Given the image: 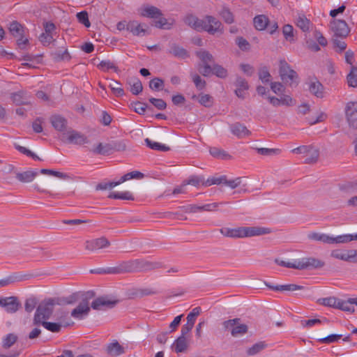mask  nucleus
Listing matches in <instances>:
<instances>
[{
  "label": "nucleus",
  "mask_w": 357,
  "mask_h": 357,
  "mask_svg": "<svg viewBox=\"0 0 357 357\" xmlns=\"http://www.w3.org/2000/svg\"><path fill=\"white\" fill-rule=\"evenodd\" d=\"M59 301V298H49L41 302L35 312L33 324L38 326L40 322L48 319L54 311V305L61 304Z\"/></svg>",
  "instance_id": "f257e3e1"
},
{
  "label": "nucleus",
  "mask_w": 357,
  "mask_h": 357,
  "mask_svg": "<svg viewBox=\"0 0 357 357\" xmlns=\"http://www.w3.org/2000/svg\"><path fill=\"white\" fill-rule=\"evenodd\" d=\"M107 352L112 356H117L124 353V349L118 342H114L107 345Z\"/></svg>",
  "instance_id": "7c9ffc66"
},
{
  "label": "nucleus",
  "mask_w": 357,
  "mask_h": 357,
  "mask_svg": "<svg viewBox=\"0 0 357 357\" xmlns=\"http://www.w3.org/2000/svg\"><path fill=\"white\" fill-rule=\"evenodd\" d=\"M40 172L43 174L53 176H55V177H57V178H59L61 179H69L70 178V176L67 174L57 172V171H55L53 169H41Z\"/></svg>",
  "instance_id": "3c124183"
},
{
  "label": "nucleus",
  "mask_w": 357,
  "mask_h": 357,
  "mask_svg": "<svg viewBox=\"0 0 357 357\" xmlns=\"http://www.w3.org/2000/svg\"><path fill=\"white\" fill-rule=\"evenodd\" d=\"M229 128L231 133L239 139L249 136L251 134V132L245 126L238 122L230 125Z\"/></svg>",
  "instance_id": "412c9836"
},
{
  "label": "nucleus",
  "mask_w": 357,
  "mask_h": 357,
  "mask_svg": "<svg viewBox=\"0 0 357 357\" xmlns=\"http://www.w3.org/2000/svg\"><path fill=\"white\" fill-rule=\"evenodd\" d=\"M39 40L44 45L50 44L54 43L55 40L53 38L52 33H43L39 36Z\"/></svg>",
  "instance_id": "338daca9"
},
{
  "label": "nucleus",
  "mask_w": 357,
  "mask_h": 357,
  "mask_svg": "<svg viewBox=\"0 0 357 357\" xmlns=\"http://www.w3.org/2000/svg\"><path fill=\"white\" fill-rule=\"evenodd\" d=\"M197 56L203 63V67L199 70L200 73L204 76H208L211 73V66L208 63L213 61V55L208 51L201 50L196 52Z\"/></svg>",
  "instance_id": "6e6552de"
},
{
  "label": "nucleus",
  "mask_w": 357,
  "mask_h": 357,
  "mask_svg": "<svg viewBox=\"0 0 357 357\" xmlns=\"http://www.w3.org/2000/svg\"><path fill=\"white\" fill-rule=\"evenodd\" d=\"M211 73L220 78H225L228 75L227 70L219 64H213L211 66Z\"/></svg>",
  "instance_id": "c03bdc74"
},
{
  "label": "nucleus",
  "mask_w": 357,
  "mask_h": 357,
  "mask_svg": "<svg viewBox=\"0 0 357 357\" xmlns=\"http://www.w3.org/2000/svg\"><path fill=\"white\" fill-rule=\"evenodd\" d=\"M321 303L325 306L332 307L337 309L340 303V299L335 297L324 298L322 300Z\"/></svg>",
  "instance_id": "13d9d810"
},
{
  "label": "nucleus",
  "mask_w": 357,
  "mask_h": 357,
  "mask_svg": "<svg viewBox=\"0 0 357 357\" xmlns=\"http://www.w3.org/2000/svg\"><path fill=\"white\" fill-rule=\"evenodd\" d=\"M82 293H74L68 297L63 298V302L66 304H73L79 300L82 301Z\"/></svg>",
  "instance_id": "0e129e2a"
},
{
  "label": "nucleus",
  "mask_w": 357,
  "mask_h": 357,
  "mask_svg": "<svg viewBox=\"0 0 357 357\" xmlns=\"http://www.w3.org/2000/svg\"><path fill=\"white\" fill-rule=\"evenodd\" d=\"M66 135L68 142L70 144L83 145L89 143V139L85 135L75 130L68 131Z\"/></svg>",
  "instance_id": "f3484780"
},
{
  "label": "nucleus",
  "mask_w": 357,
  "mask_h": 357,
  "mask_svg": "<svg viewBox=\"0 0 357 357\" xmlns=\"http://www.w3.org/2000/svg\"><path fill=\"white\" fill-rule=\"evenodd\" d=\"M126 149V146L121 142H112L108 144L99 143L97 146L90 151L95 154L107 155L112 153L114 151H120Z\"/></svg>",
  "instance_id": "39448f33"
},
{
  "label": "nucleus",
  "mask_w": 357,
  "mask_h": 357,
  "mask_svg": "<svg viewBox=\"0 0 357 357\" xmlns=\"http://www.w3.org/2000/svg\"><path fill=\"white\" fill-rule=\"evenodd\" d=\"M348 85L351 87H357V67L351 66L350 73L347 77Z\"/></svg>",
  "instance_id": "09e8293b"
},
{
  "label": "nucleus",
  "mask_w": 357,
  "mask_h": 357,
  "mask_svg": "<svg viewBox=\"0 0 357 357\" xmlns=\"http://www.w3.org/2000/svg\"><path fill=\"white\" fill-rule=\"evenodd\" d=\"M170 53L174 56L180 59H185L188 57V52L184 48L176 45L171 47Z\"/></svg>",
  "instance_id": "79ce46f5"
},
{
  "label": "nucleus",
  "mask_w": 357,
  "mask_h": 357,
  "mask_svg": "<svg viewBox=\"0 0 357 357\" xmlns=\"http://www.w3.org/2000/svg\"><path fill=\"white\" fill-rule=\"evenodd\" d=\"M10 98L13 102L17 105H31V97L29 93L24 90L19 91L17 92L12 93L10 94Z\"/></svg>",
  "instance_id": "a211bd4d"
},
{
  "label": "nucleus",
  "mask_w": 357,
  "mask_h": 357,
  "mask_svg": "<svg viewBox=\"0 0 357 357\" xmlns=\"http://www.w3.org/2000/svg\"><path fill=\"white\" fill-rule=\"evenodd\" d=\"M331 256L335 259L349 262L350 256L349 250H334L331 252Z\"/></svg>",
  "instance_id": "ea45409f"
},
{
  "label": "nucleus",
  "mask_w": 357,
  "mask_h": 357,
  "mask_svg": "<svg viewBox=\"0 0 357 357\" xmlns=\"http://www.w3.org/2000/svg\"><path fill=\"white\" fill-rule=\"evenodd\" d=\"M8 30L11 35L17 38L19 48L24 50L29 43V40L24 38V27L17 21H13L9 24Z\"/></svg>",
  "instance_id": "20e7f679"
},
{
  "label": "nucleus",
  "mask_w": 357,
  "mask_h": 357,
  "mask_svg": "<svg viewBox=\"0 0 357 357\" xmlns=\"http://www.w3.org/2000/svg\"><path fill=\"white\" fill-rule=\"evenodd\" d=\"M248 329V328L246 324H241L239 321L238 324H236L235 328L232 329L231 335L233 337L242 336L247 333Z\"/></svg>",
  "instance_id": "de8ad7c7"
},
{
  "label": "nucleus",
  "mask_w": 357,
  "mask_h": 357,
  "mask_svg": "<svg viewBox=\"0 0 357 357\" xmlns=\"http://www.w3.org/2000/svg\"><path fill=\"white\" fill-rule=\"evenodd\" d=\"M297 270H303L322 268L325 265V263L317 258L303 257L297 259Z\"/></svg>",
  "instance_id": "1a4fd4ad"
},
{
  "label": "nucleus",
  "mask_w": 357,
  "mask_h": 357,
  "mask_svg": "<svg viewBox=\"0 0 357 357\" xmlns=\"http://www.w3.org/2000/svg\"><path fill=\"white\" fill-rule=\"evenodd\" d=\"M264 284L270 289L276 291H294L304 288L303 286L294 284L273 285L268 282H264Z\"/></svg>",
  "instance_id": "aec40b11"
},
{
  "label": "nucleus",
  "mask_w": 357,
  "mask_h": 357,
  "mask_svg": "<svg viewBox=\"0 0 357 357\" xmlns=\"http://www.w3.org/2000/svg\"><path fill=\"white\" fill-rule=\"evenodd\" d=\"M282 33L287 41L290 43H294L295 41L294 28L291 25L285 24L282 28Z\"/></svg>",
  "instance_id": "603ef678"
},
{
  "label": "nucleus",
  "mask_w": 357,
  "mask_h": 357,
  "mask_svg": "<svg viewBox=\"0 0 357 357\" xmlns=\"http://www.w3.org/2000/svg\"><path fill=\"white\" fill-rule=\"evenodd\" d=\"M271 229L263 227H243V238L268 234Z\"/></svg>",
  "instance_id": "6ab92c4d"
},
{
  "label": "nucleus",
  "mask_w": 357,
  "mask_h": 357,
  "mask_svg": "<svg viewBox=\"0 0 357 357\" xmlns=\"http://www.w3.org/2000/svg\"><path fill=\"white\" fill-rule=\"evenodd\" d=\"M204 178L202 176L192 175L184 181V185H191L195 187L204 185Z\"/></svg>",
  "instance_id": "4c0bfd02"
},
{
  "label": "nucleus",
  "mask_w": 357,
  "mask_h": 357,
  "mask_svg": "<svg viewBox=\"0 0 357 357\" xmlns=\"http://www.w3.org/2000/svg\"><path fill=\"white\" fill-rule=\"evenodd\" d=\"M253 22L255 27L259 31L265 30L269 24V20L268 17L264 15H259L256 16L254 18Z\"/></svg>",
  "instance_id": "c756f323"
},
{
  "label": "nucleus",
  "mask_w": 357,
  "mask_h": 357,
  "mask_svg": "<svg viewBox=\"0 0 357 357\" xmlns=\"http://www.w3.org/2000/svg\"><path fill=\"white\" fill-rule=\"evenodd\" d=\"M296 154H303L305 158V162L310 164L317 162L319 156V151L317 148L312 146H301L291 151Z\"/></svg>",
  "instance_id": "423d86ee"
},
{
  "label": "nucleus",
  "mask_w": 357,
  "mask_h": 357,
  "mask_svg": "<svg viewBox=\"0 0 357 357\" xmlns=\"http://www.w3.org/2000/svg\"><path fill=\"white\" fill-rule=\"evenodd\" d=\"M109 86L115 96L122 97L124 96V90L121 87V84L119 82L113 80L112 83L109 84Z\"/></svg>",
  "instance_id": "a18cd8bd"
},
{
  "label": "nucleus",
  "mask_w": 357,
  "mask_h": 357,
  "mask_svg": "<svg viewBox=\"0 0 357 357\" xmlns=\"http://www.w3.org/2000/svg\"><path fill=\"white\" fill-rule=\"evenodd\" d=\"M226 181V176L223 175L220 177L208 178L204 182V186H211L212 185H220Z\"/></svg>",
  "instance_id": "4d7b16f0"
},
{
  "label": "nucleus",
  "mask_w": 357,
  "mask_h": 357,
  "mask_svg": "<svg viewBox=\"0 0 357 357\" xmlns=\"http://www.w3.org/2000/svg\"><path fill=\"white\" fill-rule=\"evenodd\" d=\"M138 12L142 17L150 18L156 17V7L149 5H143L139 8Z\"/></svg>",
  "instance_id": "2f4dec72"
},
{
  "label": "nucleus",
  "mask_w": 357,
  "mask_h": 357,
  "mask_svg": "<svg viewBox=\"0 0 357 357\" xmlns=\"http://www.w3.org/2000/svg\"><path fill=\"white\" fill-rule=\"evenodd\" d=\"M130 91L134 95H138L142 91L143 86L141 81L137 77H132L127 81Z\"/></svg>",
  "instance_id": "c85d7f7f"
},
{
  "label": "nucleus",
  "mask_w": 357,
  "mask_h": 357,
  "mask_svg": "<svg viewBox=\"0 0 357 357\" xmlns=\"http://www.w3.org/2000/svg\"><path fill=\"white\" fill-rule=\"evenodd\" d=\"M220 15L227 24H231L234 22V15L228 8L223 7L220 11Z\"/></svg>",
  "instance_id": "5fc2aeb1"
},
{
  "label": "nucleus",
  "mask_w": 357,
  "mask_h": 357,
  "mask_svg": "<svg viewBox=\"0 0 357 357\" xmlns=\"http://www.w3.org/2000/svg\"><path fill=\"white\" fill-rule=\"evenodd\" d=\"M174 24V20L172 17H165L158 9V28L162 29H170Z\"/></svg>",
  "instance_id": "5701e85b"
},
{
  "label": "nucleus",
  "mask_w": 357,
  "mask_h": 357,
  "mask_svg": "<svg viewBox=\"0 0 357 357\" xmlns=\"http://www.w3.org/2000/svg\"><path fill=\"white\" fill-rule=\"evenodd\" d=\"M356 298H349L347 301H343L340 299V303L338 305L337 309L342 310L345 312H354V304H355L354 302H353V300H354Z\"/></svg>",
  "instance_id": "58836bf2"
},
{
  "label": "nucleus",
  "mask_w": 357,
  "mask_h": 357,
  "mask_svg": "<svg viewBox=\"0 0 357 357\" xmlns=\"http://www.w3.org/2000/svg\"><path fill=\"white\" fill-rule=\"evenodd\" d=\"M40 325L44 326L47 330L52 333H59L61 329V325L58 323L48 322L43 321L40 322Z\"/></svg>",
  "instance_id": "864d4df0"
},
{
  "label": "nucleus",
  "mask_w": 357,
  "mask_h": 357,
  "mask_svg": "<svg viewBox=\"0 0 357 357\" xmlns=\"http://www.w3.org/2000/svg\"><path fill=\"white\" fill-rule=\"evenodd\" d=\"M153 294H154V291L153 289L149 288H143L135 289L131 295L132 297H142L144 296H148Z\"/></svg>",
  "instance_id": "680f3d73"
},
{
  "label": "nucleus",
  "mask_w": 357,
  "mask_h": 357,
  "mask_svg": "<svg viewBox=\"0 0 357 357\" xmlns=\"http://www.w3.org/2000/svg\"><path fill=\"white\" fill-rule=\"evenodd\" d=\"M109 245L110 242L104 236L88 240L85 242V249L90 252H96L98 250L106 248Z\"/></svg>",
  "instance_id": "4468645a"
},
{
  "label": "nucleus",
  "mask_w": 357,
  "mask_h": 357,
  "mask_svg": "<svg viewBox=\"0 0 357 357\" xmlns=\"http://www.w3.org/2000/svg\"><path fill=\"white\" fill-rule=\"evenodd\" d=\"M331 28L335 36L345 38L349 33V28L344 20H337L331 22Z\"/></svg>",
  "instance_id": "dca6fc26"
},
{
  "label": "nucleus",
  "mask_w": 357,
  "mask_h": 357,
  "mask_svg": "<svg viewBox=\"0 0 357 357\" xmlns=\"http://www.w3.org/2000/svg\"><path fill=\"white\" fill-rule=\"evenodd\" d=\"M266 347V344L264 342H258L247 349V355L250 356H255L264 350Z\"/></svg>",
  "instance_id": "a19ab883"
},
{
  "label": "nucleus",
  "mask_w": 357,
  "mask_h": 357,
  "mask_svg": "<svg viewBox=\"0 0 357 357\" xmlns=\"http://www.w3.org/2000/svg\"><path fill=\"white\" fill-rule=\"evenodd\" d=\"M144 175L140 172L138 171H133L129 173L126 174L121 177V181H126L128 180L132 179V178H137L140 179L144 178Z\"/></svg>",
  "instance_id": "bf43d9fd"
},
{
  "label": "nucleus",
  "mask_w": 357,
  "mask_h": 357,
  "mask_svg": "<svg viewBox=\"0 0 357 357\" xmlns=\"http://www.w3.org/2000/svg\"><path fill=\"white\" fill-rule=\"evenodd\" d=\"M126 29L135 36H144L149 33V27L147 24L137 21H130L127 24Z\"/></svg>",
  "instance_id": "2eb2a0df"
},
{
  "label": "nucleus",
  "mask_w": 357,
  "mask_h": 357,
  "mask_svg": "<svg viewBox=\"0 0 357 357\" xmlns=\"http://www.w3.org/2000/svg\"><path fill=\"white\" fill-rule=\"evenodd\" d=\"M76 16L79 22L84 24L86 27H89L91 26V23L89 20L88 13L86 11H82L77 13Z\"/></svg>",
  "instance_id": "052dcab7"
},
{
  "label": "nucleus",
  "mask_w": 357,
  "mask_h": 357,
  "mask_svg": "<svg viewBox=\"0 0 357 357\" xmlns=\"http://www.w3.org/2000/svg\"><path fill=\"white\" fill-rule=\"evenodd\" d=\"M18 340V336L15 333H8L2 339L1 346L4 349H8Z\"/></svg>",
  "instance_id": "473e14b6"
},
{
  "label": "nucleus",
  "mask_w": 357,
  "mask_h": 357,
  "mask_svg": "<svg viewBox=\"0 0 357 357\" xmlns=\"http://www.w3.org/2000/svg\"><path fill=\"white\" fill-rule=\"evenodd\" d=\"M136 272L153 269L155 264L144 259H135Z\"/></svg>",
  "instance_id": "c9c22d12"
},
{
  "label": "nucleus",
  "mask_w": 357,
  "mask_h": 357,
  "mask_svg": "<svg viewBox=\"0 0 357 357\" xmlns=\"http://www.w3.org/2000/svg\"><path fill=\"white\" fill-rule=\"evenodd\" d=\"M347 121L350 128L357 129V102L351 101L344 108Z\"/></svg>",
  "instance_id": "0eeeda50"
},
{
  "label": "nucleus",
  "mask_w": 357,
  "mask_h": 357,
  "mask_svg": "<svg viewBox=\"0 0 357 357\" xmlns=\"http://www.w3.org/2000/svg\"><path fill=\"white\" fill-rule=\"evenodd\" d=\"M117 303L118 300L112 299L108 296H104L96 298L91 303V307L96 310H104L113 308Z\"/></svg>",
  "instance_id": "9b49d317"
},
{
  "label": "nucleus",
  "mask_w": 357,
  "mask_h": 357,
  "mask_svg": "<svg viewBox=\"0 0 357 357\" xmlns=\"http://www.w3.org/2000/svg\"><path fill=\"white\" fill-rule=\"evenodd\" d=\"M279 73L282 80L291 87L298 85V77L296 72L291 68L285 60H280L279 64Z\"/></svg>",
  "instance_id": "f03ea898"
},
{
  "label": "nucleus",
  "mask_w": 357,
  "mask_h": 357,
  "mask_svg": "<svg viewBox=\"0 0 357 357\" xmlns=\"http://www.w3.org/2000/svg\"><path fill=\"white\" fill-rule=\"evenodd\" d=\"M239 321H241L240 319L235 318V319L225 321L222 323V325H223L225 330L230 331V332L231 333L232 329L234 328H235L236 324H238Z\"/></svg>",
  "instance_id": "e2e57ef3"
},
{
  "label": "nucleus",
  "mask_w": 357,
  "mask_h": 357,
  "mask_svg": "<svg viewBox=\"0 0 357 357\" xmlns=\"http://www.w3.org/2000/svg\"><path fill=\"white\" fill-rule=\"evenodd\" d=\"M21 305V303L16 296L0 298V306L3 307L8 313H15Z\"/></svg>",
  "instance_id": "f8f14e48"
},
{
  "label": "nucleus",
  "mask_w": 357,
  "mask_h": 357,
  "mask_svg": "<svg viewBox=\"0 0 357 357\" xmlns=\"http://www.w3.org/2000/svg\"><path fill=\"white\" fill-rule=\"evenodd\" d=\"M184 22L194 29L202 31L203 20H199L196 16L188 15L185 17Z\"/></svg>",
  "instance_id": "cd10ccee"
},
{
  "label": "nucleus",
  "mask_w": 357,
  "mask_h": 357,
  "mask_svg": "<svg viewBox=\"0 0 357 357\" xmlns=\"http://www.w3.org/2000/svg\"><path fill=\"white\" fill-rule=\"evenodd\" d=\"M271 74L266 68H263L259 70V77L263 83H268L270 82Z\"/></svg>",
  "instance_id": "774afa93"
},
{
  "label": "nucleus",
  "mask_w": 357,
  "mask_h": 357,
  "mask_svg": "<svg viewBox=\"0 0 357 357\" xmlns=\"http://www.w3.org/2000/svg\"><path fill=\"white\" fill-rule=\"evenodd\" d=\"M309 90L311 93L314 94L318 98L323 97V86L317 79L312 80L309 84Z\"/></svg>",
  "instance_id": "f704fd0d"
},
{
  "label": "nucleus",
  "mask_w": 357,
  "mask_h": 357,
  "mask_svg": "<svg viewBox=\"0 0 357 357\" xmlns=\"http://www.w3.org/2000/svg\"><path fill=\"white\" fill-rule=\"evenodd\" d=\"M38 176V172L28 170L16 173V178L22 183H30Z\"/></svg>",
  "instance_id": "a878e982"
},
{
  "label": "nucleus",
  "mask_w": 357,
  "mask_h": 357,
  "mask_svg": "<svg viewBox=\"0 0 357 357\" xmlns=\"http://www.w3.org/2000/svg\"><path fill=\"white\" fill-rule=\"evenodd\" d=\"M209 152L212 156L217 158L228 159L231 158V156L227 152L217 147L210 148Z\"/></svg>",
  "instance_id": "8fccbe9b"
},
{
  "label": "nucleus",
  "mask_w": 357,
  "mask_h": 357,
  "mask_svg": "<svg viewBox=\"0 0 357 357\" xmlns=\"http://www.w3.org/2000/svg\"><path fill=\"white\" fill-rule=\"evenodd\" d=\"M333 43L334 45V47L337 52H341L345 50L347 48L346 43L342 39L334 38L333 40Z\"/></svg>",
  "instance_id": "69168bd1"
},
{
  "label": "nucleus",
  "mask_w": 357,
  "mask_h": 357,
  "mask_svg": "<svg viewBox=\"0 0 357 357\" xmlns=\"http://www.w3.org/2000/svg\"><path fill=\"white\" fill-rule=\"evenodd\" d=\"M202 31H206L210 34L222 33V23L212 16H206L203 20Z\"/></svg>",
  "instance_id": "9d476101"
},
{
  "label": "nucleus",
  "mask_w": 357,
  "mask_h": 357,
  "mask_svg": "<svg viewBox=\"0 0 357 357\" xmlns=\"http://www.w3.org/2000/svg\"><path fill=\"white\" fill-rule=\"evenodd\" d=\"M50 121L54 128L58 131H63L67 127V120L59 114L52 115Z\"/></svg>",
  "instance_id": "4be33fe9"
},
{
  "label": "nucleus",
  "mask_w": 357,
  "mask_h": 357,
  "mask_svg": "<svg viewBox=\"0 0 357 357\" xmlns=\"http://www.w3.org/2000/svg\"><path fill=\"white\" fill-rule=\"evenodd\" d=\"M131 105L134 111L139 114H143L146 109L153 111V109L149 107L146 103L136 102L131 103Z\"/></svg>",
  "instance_id": "6e6d98bb"
},
{
  "label": "nucleus",
  "mask_w": 357,
  "mask_h": 357,
  "mask_svg": "<svg viewBox=\"0 0 357 357\" xmlns=\"http://www.w3.org/2000/svg\"><path fill=\"white\" fill-rule=\"evenodd\" d=\"M135 259L120 263L115 267L108 268L109 274H122L136 272Z\"/></svg>",
  "instance_id": "ddd939ff"
},
{
  "label": "nucleus",
  "mask_w": 357,
  "mask_h": 357,
  "mask_svg": "<svg viewBox=\"0 0 357 357\" xmlns=\"http://www.w3.org/2000/svg\"><path fill=\"white\" fill-rule=\"evenodd\" d=\"M51 56L53 60L56 62L61 61H69L71 59V56L67 49H65L63 51L56 50L51 53Z\"/></svg>",
  "instance_id": "72a5a7b5"
},
{
  "label": "nucleus",
  "mask_w": 357,
  "mask_h": 357,
  "mask_svg": "<svg viewBox=\"0 0 357 357\" xmlns=\"http://www.w3.org/2000/svg\"><path fill=\"white\" fill-rule=\"evenodd\" d=\"M311 22L304 15H298L296 18V26L303 32H307L310 30Z\"/></svg>",
  "instance_id": "e433bc0d"
},
{
  "label": "nucleus",
  "mask_w": 357,
  "mask_h": 357,
  "mask_svg": "<svg viewBox=\"0 0 357 357\" xmlns=\"http://www.w3.org/2000/svg\"><path fill=\"white\" fill-rule=\"evenodd\" d=\"M95 296L93 291H86L82 294V301L71 312V316L75 319H82L90 312L89 301Z\"/></svg>",
  "instance_id": "7ed1b4c3"
},
{
  "label": "nucleus",
  "mask_w": 357,
  "mask_h": 357,
  "mask_svg": "<svg viewBox=\"0 0 357 357\" xmlns=\"http://www.w3.org/2000/svg\"><path fill=\"white\" fill-rule=\"evenodd\" d=\"M220 231L227 237L243 238V227L236 228L222 227L220 229Z\"/></svg>",
  "instance_id": "b1692460"
},
{
  "label": "nucleus",
  "mask_w": 357,
  "mask_h": 357,
  "mask_svg": "<svg viewBox=\"0 0 357 357\" xmlns=\"http://www.w3.org/2000/svg\"><path fill=\"white\" fill-rule=\"evenodd\" d=\"M108 197L116 199L134 200L133 195L128 191L123 192H113L109 195Z\"/></svg>",
  "instance_id": "49530a36"
},
{
  "label": "nucleus",
  "mask_w": 357,
  "mask_h": 357,
  "mask_svg": "<svg viewBox=\"0 0 357 357\" xmlns=\"http://www.w3.org/2000/svg\"><path fill=\"white\" fill-rule=\"evenodd\" d=\"M308 238L310 240L316 241H321L325 243H329L331 244V236L325 234H320L317 232H313L308 234Z\"/></svg>",
  "instance_id": "37998d69"
},
{
  "label": "nucleus",
  "mask_w": 357,
  "mask_h": 357,
  "mask_svg": "<svg viewBox=\"0 0 357 357\" xmlns=\"http://www.w3.org/2000/svg\"><path fill=\"white\" fill-rule=\"evenodd\" d=\"M354 240L357 241V234H343L336 237L331 236V244L346 243Z\"/></svg>",
  "instance_id": "bb28decb"
},
{
  "label": "nucleus",
  "mask_w": 357,
  "mask_h": 357,
  "mask_svg": "<svg viewBox=\"0 0 357 357\" xmlns=\"http://www.w3.org/2000/svg\"><path fill=\"white\" fill-rule=\"evenodd\" d=\"M188 347V343L186 337L179 336L175 340L172 344V349L176 353L185 352Z\"/></svg>",
  "instance_id": "393cba45"
}]
</instances>
